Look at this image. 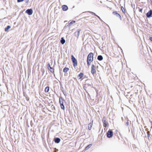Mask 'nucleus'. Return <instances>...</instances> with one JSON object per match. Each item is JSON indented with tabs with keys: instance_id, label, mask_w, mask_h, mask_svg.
I'll return each mask as SVG.
<instances>
[{
	"instance_id": "nucleus-23",
	"label": "nucleus",
	"mask_w": 152,
	"mask_h": 152,
	"mask_svg": "<svg viewBox=\"0 0 152 152\" xmlns=\"http://www.w3.org/2000/svg\"><path fill=\"white\" fill-rule=\"evenodd\" d=\"M126 126H128L129 124V122L128 121H127V122L126 123Z\"/></svg>"
},
{
	"instance_id": "nucleus-19",
	"label": "nucleus",
	"mask_w": 152,
	"mask_h": 152,
	"mask_svg": "<svg viewBox=\"0 0 152 152\" xmlns=\"http://www.w3.org/2000/svg\"><path fill=\"white\" fill-rule=\"evenodd\" d=\"M92 144H90L88 145L85 148V150H88L89 148H90L92 145Z\"/></svg>"
},
{
	"instance_id": "nucleus-3",
	"label": "nucleus",
	"mask_w": 152,
	"mask_h": 152,
	"mask_svg": "<svg viewBox=\"0 0 152 152\" xmlns=\"http://www.w3.org/2000/svg\"><path fill=\"white\" fill-rule=\"evenodd\" d=\"M71 58L72 61L73 63V66L74 67H75L77 65V61L73 55H71Z\"/></svg>"
},
{
	"instance_id": "nucleus-30",
	"label": "nucleus",
	"mask_w": 152,
	"mask_h": 152,
	"mask_svg": "<svg viewBox=\"0 0 152 152\" xmlns=\"http://www.w3.org/2000/svg\"><path fill=\"white\" fill-rule=\"evenodd\" d=\"M123 7H121V10H122V11L123 12H123Z\"/></svg>"
},
{
	"instance_id": "nucleus-28",
	"label": "nucleus",
	"mask_w": 152,
	"mask_h": 152,
	"mask_svg": "<svg viewBox=\"0 0 152 152\" xmlns=\"http://www.w3.org/2000/svg\"><path fill=\"white\" fill-rule=\"evenodd\" d=\"M150 39L151 41H152V37H150Z\"/></svg>"
},
{
	"instance_id": "nucleus-13",
	"label": "nucleus",
	"mask_w": 152,
	"mask_h": 152,
	"mask_svg": "<svg viewBox=\"0 0 152 152\" xmlns=\"http://www.w3.org/2000/svg\"><path fill=\"white\" fill-rule=\"evenodd\" d=\"M68 9V7L66 5H63L62 7V9L63 11H66Z\"/></svg>"
},
{
	"instance_id": "nucleus-5",
	"label": "nucleus",
	"mask_w": 152,
	"mask_h": 152,
	"mask_svg": "<svg viewBox=\"0 0 152 152\" xmlns=\"http://www.w3.org/2000/svg\"><path fill=\"white\" fill-rule=\"evenodd\" d=\"M113 135V132L111 130H109L107 134V137L110 138Z\"/></svg>"
},
{
	"instance_id": "nucleus-15",
	"label": "nucleus",
	"mask_w": 152,
	"mask_h": 152,
	"mask_svg": "<svg viewBox=\"0 0 152 152\" xmlns=\"http://www.w3.org/2000/svg\"><path fill=\"white\" fill-rule=\"evenodd\" d=\"M97 59L99 61H102L103 60V58L102 56L99 55L97 57Z\"/></svg>"
},
{
	"instance_id": "nucleus-27",
	"label": "nucleus",
	"mask_w": 152,
	"mask_h": 152,
	"mask_svg": "<svg viewBox=\"0 0 152 152\" xmlns=\"http://www.w3.org/2000/svg\"><path fill=\"white\" fill-rule=\"evenodd\" d=\"M94 14V15L95 16H96L98 18H100L99 17V16H98L96 15V14L95 13H93Z\"/></svg>"
},
{
	"instance_id": "nucleus-1",
	"label": "nucleus",
	"mask_w": 152,
	"mask_h": 152,
	"mask_svg": "<svg viewBox=\"0 0 152 152\" xmlns=\"http://www.w3.org/2000/svg\"><path fill=\"white\" fill-rule=\"evenodd\" d=\"M93 54L92 53H90L88 56L87 62L88 66H90L91 63L93 60Z\"/></svg>"
},
{
	"instance_id": "nucleus-29",
	"label": "nucleus",
	"mask_w": 152,
	"mask_h": 152,
	"mask_svg": "<svg viewBox=\"0 0 152 152\" xmlns=\"http://www.w3.org/2000/svg\"><path fill=\"white\" fill-rule=\"evenodd\" d=\"M48 67H49L50 68V64H48Z\"/></svg>"
},
{
	"instance_id": "nucleus-18",
	"label": "nucleus",
	"mask_w": 152,
	"mask_h": 152,
	"mask_svg": "<svg viewBox=\"0 0 152 152\" xmlns=\"http://www.w3.org/2000/svg\"><path fill=\"white\" fill-rule=\"evenodd\" d=\"M10 28H11V27L10 26H7V27L5 28V31H8V30Z\"/></svg>"
},
{
	"instance_id": "nucleus-14",
	"label": "nucleus",
	"mask_w": 152,
	"mask_h": 152,
	"mask_svg": "<svg viewBox=\"0 0 152 152\" xmlns=\"http://www.w3.org/2000/svg\"><path fill=\"white\" fill-rule=\"evenodd\" d=\"M60 139L58 138H57L54 139V141L55 142L57 143H58L60 141Z\"/></svg>"
},
{
	"instance_id": "nucleus-2",
	"label": "nucleus",
	"mask_w": 152,
	"mask_h": 152,
	"mask_svg": "<svg viewBox=\"0 0 152 152\" xmlns=\"http://www.w3.org/2000/svg\"><path fill=\"white\" fill-rule=\"evenodd\" d=\"M102 121L103 123V126L104 127L106 128L107 126H108L109 124L105 117H103Z\"/></svg>"
},
{
	"instance_id": "nucleus-20",
	"label": "nucleus",
	"mask_w": 152,
	"mask_h": 152,
	"mask_svg": "<svg viewBox=\"0 0 152 152\" xmlns=\"http://www.w3.org/2000/svg\"><path fill=\"white\" fill-rule=\"evenodd\" d=\"M65 42V40H64L63 38H61V42L62 44H64Z\"/></svg>"
},
{
	"instance_id": "nucleus-16",
	"label": "nucleus",
	"mask_w": 152,
	"mask_h": 152,
	"mask_svg": "<svg viewBox=\"0 0 152 152\" xmlns=\"http://www.w3.org/2000/svg\"><path fill=\"white\" fill-rule=\"evenodd\" d=\"M69 70V68L67 67H65L63 69V72H67Z\"/></svg>"
},
{
	"instance_id": "nucleus-24",
	"label": "nucleus",
	"mask_w": 152,
	"mask_h": 152,
	"mask_svg": "<svg viewBox=\"0 0 152 152\" xmlns=\"http://www.w3.org/2000/svg\"><path fill=\"white\" fill-rule=\"evenodd\" d=\"M24 0H17V1L18 2H20L24 1Z\"/></svg>"
},
{
	"instance_id": "nucleus-22",
	"label": "nucleus",
	"mask_w": 152,
	"mask_h": 152,
	"mask_svg": "<svg viewBox=\"0 0 152 152\" xmlns=\"http://www.w3.org/2000/svg\"><path fill=\"white\" fill-rule=\"evenodd\" d=\"M75 21L73 20L69 24V26H70L71 25L75 23Z\"/></svg>"
},
{
	"instance_id": "nucleus-11",
	"label": "nucleus",
	"mask_w": 152,
	"mask_h": 152,
	"mask_svg": "<svg viewBox=\"0 0 152 152\" xmlns=\"http://www.w3.org/2000/svg\"><path fill=\"white\" fill-rule=\"evenodd\" d=\"M93 121H92L90 123L88 124V129L89 130H91V129L92 127V126L93 125Z\"/></svg>"
},
{
	"instance_id": "nucleus-9",
	"label": "nucleus",
	"mask_w": 152,
	"mask_h": 152,
	"mask_svg": "<svg viewBox=\"0 0 152 152\" xmlns=\"http://www.w3.org/2000/svg\"><path fill=\"white\" fill-rule=\"evenodd\" d=\"M152 15V10H150L146 14V16L148 18H150Z\"/></svg>"
},
{
	"instance_id": "nucleus-21",
	"label": "nucleus",
	"mask_w": 152,
	"mask_h": 152,
	"mask_svg": "<svg viewBox=\"0 0 152 152\" xmlns=\"http://www.w3.org/2000/svg\"><path fill=\"white\" fill-rule=\"evenodd\" d=\"M49 70L51 72H54V69L53 68L50 67Z\"/></svg>"
},
{
	"instance_id": "nucleus-17",
	"label": "nucleus",
	"mask_w": 152,
	"mask_h": 152,
	"mask_svg": "<svg viewBox=\"0 0 152 152\" xmlns=\"http://www.w3.org/2000/svg\"><path fill=\"white\" fill-rule=\"evenodd\" d=\"M49 90V87L48 86L46 87L45 89V92H48Z\"/></svg>"
},
{
	"instance_id": "nucleus-10",
	"label": "nucleus",
	"mask_w": 152,
	"mask_h": 152,
	"mask_svg": "<svg viewBox=\"0 0 152 152\" xmlns=\"http://www.w3.org/2000/svg\"><path fill=\"white\" fill-rule=\"evenodd\" d=\"M81 29H78L75 32V36L78 38V37Z\"/></svg>"
},
{
	"instance_id": "nucleus-8",
	"label": "nucleus",
	"mask_w": 152,
	"mask_h": 152,
	"mask_svg": "<svg viewBox=\"0 0 152 152\" xmlns=\"http://www.w3.org/2000/svg\"><path fill=\"white\" fill-rule=\"evenodd\" d=\"M26 12L28 15H31L32 14L33 11L31 9H28L26 11Z\"/></svg>"
},
{
	"instance_id": "nucleus-6",
	"label": "nucleus",
	"mask_w": 152,
	"mask_h": 152,
	"mask_svg": "<svg viewBox=\"0 0 152 152\" xmlns=\"http://www.w3.org/2000/svg\"><path fill=\"white\" fill-rule=\"evenodd\" d=\"M113 14L114 15H116L117 17H118L121 20H122V18L121 16L119 14L117 13L116 11H114L113 12Z\"/></svg>"
},
{
	"instance_id": "nucleus-4",
	"label": "nucleus",
	"mask_w": 152,
	"mask_h": 152,
	"mask_svg": "<svg viewBox=\"0 0 152 152\" xmlns=\"http://www.w3.org/2000/svg\"><path fill=\"white\" fill-rule=\"evenodd\" d=\"M96 72V67L94 64H92L91 66V72L94 75Z\"/></svg>"
},
{
	"instance_id": "nucleus-7",
	"label": "nucleus",
	"mask_w": 152,
	"mask_h": 152,
	"mask_svg": "<svg viewBox=\"0 0 152 152\" xmlns=\"http://www.w3.org/2000/svg\"><path fill=\"white\" fill-rule=\"evenodd\" d=\"M63 101L64 100L62 99L61 100H59V103L61 107V108L63 110L64 109V107L63 104Z\"/></svg>"
},
{
	"instance_id": "nucleus-12",
	"label": "nucleus",
	"mask_w": 152,
	"mask_h": 152,
	"mask_svg": "<svg viewBox=\"0 0 152 152\" xmlns=\"http://www.w3.org/2000/svg\"><path fill=\"white\" fill-rule=\"evenodd\" d=\"M83 75H84L83 73L82 72H80L78 75L77 76V77L79 78V79H80L83 77Z\"/></svg>"
},
{
	"instance_id": "nucleus-25",
	"label": "nucleus",
	"mask_w": 152,
	"mask_h": 152,
	"mask_svg": "<svg viewBox=\"0 0 152 152\" xmlns=\"http://www.w3.org/2000/svg\"><path fill=\"white\" fill-rule=\"evenodd\" d=\"M142 8L140 9L139 10V12H142Z\"/></svg>"
},
{
	"instance_id": "nucleus-26",
	"label": "nucleus",
	"mask_w": 152,
	"mask_h": 152,
	"mask_svg": "<svg viewBox=\"0 0 152 152\" xmlns=\"http://www.w3.org/2000/svg\"><path fill=\"white\" fill-rule=\"evenodd\" d=\"M147 134H148V137H149V131H148V132H147Z\"/></svg>"
}]
</instances>
